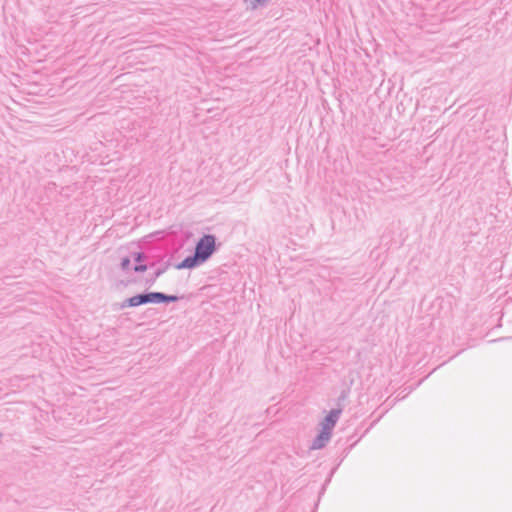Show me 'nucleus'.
<instances>
[{
  "mask_svg": "<svg viewBox=\"0 0 512 512\" xmlns=\"http://www.w3.org/2000/svg\"><path fill=\"white\" fill-rule=\"evenodd\" d=\"M216 237L213 234H204L195 245L194 252L198 254L204 262L216 252Z\"/></svg>",
  "mask_w": 512,
  "mask_h": 512,
  "instance_id": "obj_1",
  "label": "nucleus"
},
{
  "mask_svg": "<svg viewBox=\"0 0 512 512\" xmlns=\"http://www.w3.org/2000/svg\"><path fill=\"white\" fill-rule=\"evenodd\" d=\"M158 263H159L158 260H154V261H150V262L147 261L146 265L148 266V269H152V268L158 267L157 266Z\"/></svg>",
  "mask_w": 512,
  "mask_h": 512,
  "instance_id": "obj_13",
  "label": "nucleus"
},
{
  "mask_svg": "<svg viewBox=\"0 0 512 512\" xmlns=\"http://www.w3.org/2000/svg\"><path fill=\"white\" fill-rule=\"evenodd\" d=\"M184 298H185L184 295H181V296L169 295V294L161 292V304H169V303L177 302Z\"/></svg>",
  "mask_w": 512,
  "mask_h": 512,
  "instance_id": "obj_9",
  "label": "nucleus"
},
{
  "mask_svg": "<svg viewBox=\"0 0 512 512\" xmlns=\"http://www.w3.org/2000/svg\"><path fill=\"white\" fill-rule=\"evenodd\" d=\"M250 3H251V6L249 8L250 10H255L258 7H264L267 4V2H250Z\"/></svg>",
  "mask_w": 512,
  "mask_h": 512,
  "instance_id": "obj_12",
  "label": "nucleus"
},
{
  "mask_svg": "<svg viewBox=\"0 0 512 512\" xmlns=\"http://www.w3.org/2000/svg\"><path fill=\"white\" fill-rule=\"evenodd\" d=\"M342 411V407L330 410L320 423L321 429L327 430V432L332 434L333 428L335 427Z\"/></svg>",
  "mask_w": 512,
  "mask_h": 512,
  "instance_id": "obj_2",
  "label": "nucleus"
},
{
  "mask_svg": "<svg viewBox=\"0 0 512 512\" xmlns=\"http://www.w3.org/2000/svg\"><path fill=\"white\" fill-rule=\"evenodd\" d=\"M141 305H144V302H143L142 293H139V294H136L132 297H129V298H126L125 300H123L120 303L119 307H120V309H125V308H131V307H138Z\"/></svg>",
  "mask_w": 512,
  "mask_h": 512,
  "instance_id": "obj_7",
  "label": "nucleus"
},
{
  "mask_svg": "<svg viewBox=\"0 0 512 512\" xmlns=\"http://www.w3.org/2000/svg\"><path fill=\"white\" fill-rule=\"evenodd\" d=\"M134 282H135V280H132V279L131 280H126V281L121 280L120 284L124 285V286H128L129 284L134 283Z\"/></svg>",
  "mask_w": 512,
  "mask_h": 512,
  "instance_id": "obj_14",
  "label": "nucleus"
},
{
  "mask_svg": "<svg viewBox=\"0 0 512 512\" xmlns=\"http://www.w3.org/2000/svg\"><path fill=\"white\" fill-rule=\"evenodd\" d=\"M203 263H205L203 259H201V257L194 252L193 254L185 257L181 262L175 264L174 267L177 270L194 269Z\"/></svg>",
  "mask_w": 512,
  "mask_h": 512,
  "instance_id": "obj_3",
  "label": "nucleus"
},
{
  "mask_svg": "<svg viewBox=\"0 0 512 512\" xmlns=\"http://www.w3.org/2000/svg\"><path fill=\"white\" fill-rule=\"evenodd\" d=\"M131 254L121 258L119 267L122 271L126 272L131 269Z\"/></svg>",
  "mask_w": 512,
  "mask_h": 512,
  "instance_id": "obj_10",
  "label": "nucleus"
},
{
  "mask_svg": "<svg viewBox=\"0 0 512 512\" xmlns=\"http://www.w3.org/2000/svg\"><path fill=\"white\" fill-rule=\"evenodd\" d=\"M348 396H349V389H343L337 398V408H340V407L343 408V403L347 400Z\"/></svg>",
  "mask_w": 512,
  "mask_h": 512,
  "instance_id": "obj_11",
  "label": "nucleus"
},
{
  "mask_svg": "<svg viewBox=\"0 0 512 512\" xmlns=\"http://www.w3.org/2000/svg\"><path fill=\"white\" fill-rule=\"evenodd\" d=\"M143 302L145 304H161V292L144 291L142 292Z\"/></svg>",
  "mask_w": 512,
  "mask_h": 512,
  "instance_id": "obj_8",
  "label": "nucleus"
},
{
  "mask_svg": "<svg viewBox=\"0 0 512 512\" xmlns=\"http://www.w3.org/2000/svg\"><path fill=\"white\" fill-rule=\"evenodd\" d=\"M170 265V260H167L161 263L158 267H156L154 272L145 279V285L147 286V288L152 287L155 284L156 280L167 271Z\"/></svg>",
  "mask_w": 512,
  "mask_h": 512,
  "instance_id": "obj_5",
  "label": "nucleus"
},
{
  "mask_svg": "<svg viewBox=\"0 0 512 512\" xmlns=\"http://www.w3.org/2000/svg\"><path fill=\"white\" fill-rule=\"evenodd\" d=\"M332 434L327 432V430L321 429L316 437L313 439L312 444L310 446L311 450H317L324 448L329 442Z\"/></svg>",
  "mask_w": 512,
  "mask_h": 512,
  "instance_id": "obj_6",
  "label": "nucleus"
},
{
  "mask_svg": "<svg viewBox=\"0 0 512 512\" xmlns=\"http://www.w3.org/2000/svg\"><path fill=\"white\" fill-rule=\"evenodd\" d=\"M131 257L134 261L133 271L136 273H144L148 270V255L143 251L132 252Z\"/></svg>",
  "mask_w": 512,
  "mask_h": 512,
  "instance_id": "obj_4",
  "label": "nucleus"
}]
</instances>
